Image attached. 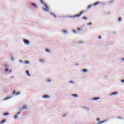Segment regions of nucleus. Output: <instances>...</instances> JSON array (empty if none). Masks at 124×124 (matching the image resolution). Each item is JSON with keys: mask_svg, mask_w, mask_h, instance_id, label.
<instances>
[{"mask_svg": "<svg viewBox=\"0 0 124 124\" xmlns=\"http://www.w3.org/2000/svg\"><path fill=\"white\" fill-rule=\"evenodd\" d=\"M40 1L42 3V4H44L46 7V9L45 8H43V10H44V11H46V12H48L49 11V8H48L47 5H46V4H45V2H43V0H40Z\"/></svg>", "mask_w": 124, "mask_h": 124, "instance_id": "f257e3e1", "label": "nucleus"}, {"mask_svg": "<svg viewBox=\"0 0 124 124\" xmlns=\"http://www.w3.org/2000/svg\"><path fill=\"white\" fill-rule=\"evenodd\" d=\"M84 12H85V11L80 12L79 14L77 15H76V16H73V18H76V17H80V16H82V14H83V13H84Z\"/></svg>", "mask_w": 124, "mask_h": 124, "instance_id": "f03ea898", "label": "nucleus"}, {"mask_svg": "<svg viewBox=\"0 0 124 124\" xmlns=\"http://www.w3.org/2000/svg\"><path fill=\"white\" fill-rule=\"evenodd\" d=\"M23 42L24 43V44H27L29 45L30 44V41H29L27 39H23Z\"/></svg>", "mask_w": 124, "mask_h": 124, "instance_id": "7ed1b4c3", "label": "nucleus"}, {"mask_svg": "<svg viewBox=\"0 0 124 124\" xmlns=\"http://www.w3.org/2000/svg\"><path fill=\"white\" fill-rule=\"evenodd\" d=\"M50 98V96L48 95H43V98Z\"/></svg>", "mask_w": 124, "mask_h": 124, "instance_id": "20e7f679", "label": "nucleus"}, {"mask_svg": "<svg viewBox=\"0 0 124 124\" xmlns=\"http://www.w3.org/2000/svg\"><path fill=\"white\" fill-rule=\"evenodd\" d=\"M99 3H100V2H96L94 3H93V5L95 6L96 5H97V4H99Z\"/></svg>", "mask_w": 124, "mask_h": 124, "instance_id": "39448f33", "label": "nucleus"}, {"mask_svg": "<svg viewBox=\"0 0 124 124\" xmlns=\"http://www.w3.org/2000/svg\"><path fill=\"white\" fill-rule=\"evenodd\" d=\"M118 94V92H114L111 94H110V95H115V94Z\"/></svg>", "mask_w": 124, "mask_h": 124, "instance_id": "423d86ee", "label": "nucleus"}, {"mask_svg": "<svg viewBox=\"0 0 124 124\" xmlns=\"http://www.w3.org/2000/svg\"><path fill=\"white\" fill-rule=\"evenodd\" d=\"M99 97H95L93 99V100H98L99 99Z\"/></svg>", "mask_w": 124, "mask_h": 124, "instance_id": "0eeeda50", "label": "nucleus"}, {"mask_svg": "<svg viewBox=\"0 0 124 124\" xmlns=\"http://www.w3.org/2000/svg\"><path fill=\"white\" fill-rule=\"evenodd\" d=\"M31 4L33 6H34V7H35V8H37V7L36 6V5H35V4H34L33 3H31Z\"/></svg>", "mask_w": 124, "mask_h": 124, "instance_id": "6e6552de", "label": "nucleus"}, {"mask_svg": "<svg viewBox=\"0 0 124 124\" xmlns=\"http://www.w3.org/2000/svg\"><path fill=\"white\" fill-rule=\"evenodd\" d=\"M26 73L27 74V75L28 76H31V74H30V73H29V71H26Z\"/></svg>", "mask_w": 124, "mask_h": 124, "instance_id": "1a4fd4ad", "label": "nucleus"}, {"mask_svg": "<svg viewBox=\"0 0 124 124\" xmlns=\"http://www.w3.org/2000/svg\"><path fill=\"white\" fill-rule=\"evenodd\" d=\"M72 96H74V97H78L77 94H72Z\"/></svg>", "mask_w": 124, "mask_h": 124, "instance_id": "9d476101", "label": "nucleus"}, {"mask_svg": "<svg viewBox=\"0 0 124 124\" xmlns=\"http://www.w3.org/2000/svg\"><path fill=\"white\" fill-rule=\"evenodd\" d=\"M82 72H84V73L88 72V70H87V69H84L82 70Z\"/></svg>", "mask_w": 124, "mask_h": 124, "instance_id": "9b49d317", "label": "nucleus"}, {"mask_svg": "<svg viewBox=\"0 0 124 124\" xmlns=\"http://www.w3.org/2000/svg\"><path fill=\"white\" fill-rule=\"evenodd\" d=\"M10 98H11V97H7L4 99V100H8V99H10Z\"/></svg>", "mask_w": 124, "mask_h": 124, "instance_id": "f8f14e48", "label": "nucleus"}, {"mask_svg": "<svg viewBox=\"0 0 124 124\" xmlns=\"http://www.w3.org/2000/svg\"><path fill=\"white\" fill-rule=\"evenodd\" d=\"M46 51L47 52V53H51V50H49L48 49H46Z\"/></svg>", "mask_w": 124, "mask_h": 124, "instance_id": "ddd939ff", "label": "nucleus"}, {"mask_svg": "<svg viewBox=\"0 0 124 124\" xmlns=\"http://www.w3.org/2000/svg\"><path fill=\"white\" fill-rule=\"evenodd\" d=\"M28 108H27V106H24L23 107H22V109H27Z\"/></svg>", "mask_w": 124, "mask_h": 124, "instance_id": "4468645a", "label": "nucleus"}, {"mask_svg": "<svg viewBox=\"0 0 124 124\" xmlns=\"http://www.w3.org/2000/svg\"><path fill=\"white\" fill-rule=\"evenodd\" d=\"M5 122V120H3L2 121H1L0 124H4Z\"/></svg>", "mask_w": 124, "mask_h": 124, "instance_id": "2eb2a0df", "label": "nucleus"}, {"mask_svg": "<svg viewBox=\"0 0 124 124\" xmlns=\"http://www.w3.org/2000/svg\"><path fill=\"white\" fill-rule=\"evenodd\" d=\"M83 43H85L83 42H82V41H80V42H78V44H83Z\"/></svg>", "mask_w": 124, "mask_h": 124, "instance_id": "dca6fc26", "label": "nucleus"}, {"mask_svg": "<svg viewBox=\"0 0 124 124\" xmlns=\"http://www.w3.org/2000/svg\"><path fill=\"white\" fill-rule=\"evenodd\" d=\"M9 115V113H5L3 114V116H8Z\"/></svg>", "mask_w": 124, "mask_h": 124, "instance_id": "f3484780", "label": "nucleus"}, {"mask_svg": "<svg viewBox=\"0 0 124 124\" xmlns=\"http://www.w3.org/2000/svg\"><path fill=\"white\" fill-rule=\"evenodd\" d=\"M62 32H63V33H68V32H67V31H66V30H64V31H62Z\"/></svg>", "mask_w": 124, "mask_h": 124, "instance_id": "a211bd4d", "label": "nucleus"}, {"mask_svg": "<svg viewBox=\"0 0 124 124\" xmlns=\"http://www.w3.org/2000/svg\"><path fill=\"white\" fill-rule=\"evenodd\" d=\"M51 14L52 15V16H54V17H55V18H57V16H56V15H55L53 13H51Z\"/></svg>", "mask_w": 124, "mask_h": 124, "instance_id": "6ab92c4d", "label": "nucleus"}, {"mask_svg": "<svg viewBox=\"0 0 124 124\" xmlns=\"http://www.w3.org/2000/svg\"><path fill=\"white\" fill-rule=\"evenodd\" d=\"M9 71V69L7 68L5 69V72H8Z\"/></svg>", "mask_w": 124, "mask_h": 124, "instance_id": "aec40b11", "label": "nucleus"}, {"mask_svg": "<svg viewBox=\"0 0 124 124\" xmlns=\"http://www.w3.org/2000/svg\"><path fill=\"white\" fill-rule=\"evenodd\" d=\"M18 118V117L17 116V115H15L14 116V119H15L16 120L17 119V118Z\"/></svg>", "mask_w": 124, "mask_h": 124, "instance_id": "412c9836", "label": "nucleus"}, {"mask_svg": "<svg viewBox=\"0 0 124 124\" xmlns=\"http://www.w3.org/2000/svg\"><path fill=\"white\" fill-rule=\"evenodd\" d=\"M82 19H83V20H87V17H86L85 16H83Z\"/></svg>", "mask_w": 124, "mask_h": 124, "instance_id": "4be33fe9", "label": "nucleus"}, {"mask_svg": "<svg viewBox=\"0 0 124 124\" xmlns=\"http://www.w3.org/2000/svg\"><path fill=\"white\" fill-rule=\"evenodd\" d=\"M118 21H119V22H121V21H122V18L119 17V18H118Z\"/></svg>", "mask_w": 124, "mask_h": 124, "instance_id": "5701e85b", "label": "nucleus"}, {"mask_svg": "<svg viewBox=\"0 0 124 124\" xmlns=\"http://www.w3.org/2000/svg\"><path fill=\"white\" fill-rule=\"evenodd\" d=\"M20 94V92H17L16 93V95H19Z\"/></svg>", "mask_w": 124, "mask_h": 124, "instance_id": "b1692460", "label": "nucleus"}, {"mask_svg": "<svg viewBox=\"0 0 124 124\" xmlns=\"http://www.w3.org/2000/svg\"><path fill=\"white\" fill-rule=\"evenodd\" d=\"M40 62H44V61L43 60H42V59H41V60H40Z\"/></svg>", "mask_w": 124, "mask_h": 124, "instance_id": "393cba45", "label": "nucleus"}, {"mask_svg": "<svg viewBox=\"0 0 124 124\" xmlns=\"http://www.w3.org/2000/svg\"><path fill=\"white\" fill-rule=\"evenodd\" d=\"M92 24V22H90L88 23V26H91V25Z\"/></svg>", "mask_w": 124, "mask_h": 124, "instance_id": "a878e982", "label": "nucleus"}, {"mask_svg": "<svg viewBox=\"0 0 124 124\" xmlns=\"http://www.w3.org/2000/svg\"><path fill=\"white\" fill-rule=\"evenodd\" d=\"M121 83H123V84H124V79H122L121 80Z\"/></svg>", "mask_w": 124, "mask_h": 124, "instance_id": "bb28decb", "label": "nucleus"}, {"mask_svg": "<svg viewBox=\"0 0 124 124\" xmlns=\"http://www.w3.org/2000/svg\"><path fill=\"white\" fill-rule=\"evenodd\" d=\"M15 93H16V91H14L13 94H15Z\"/></svg>", "mask_w": 124, "mask_h": 124, "instance_id": "cd10ccee", "label": "nucleus"}, {"mask_svg": "<svg viewBox=\"0 0 124 124\" xmlns=\"http://www.w3.org/2000/svg\"><path fill=\"white\" fill-rule=\"evenodd\" d=\"M92 6H93V5H89V6H88V8H91Z\"/></svg>", "mask_w": 124, "mask_h": 124, "instance_id": "c85d7f7f", "label": "nucleus"}, {"mask_svg": "<svg viewBox=\"0 0 124 124\" xmlns=\"http://www.w3.org/2000/svg\"><path fill=\"white\" fill-rule=\"evenodd\" d=\"M73 32H74V33H76V31L73 30Z\"/></svg>", "mask_w": 124, "mask_h": 124, "instance_id": "c756f323", "label": "nucleus"}, {"mask_svg": "<svg viewBox=\"0 0 124 124\" xmlns=\"http://www.w3.org/2000/svg\"><path fill=\"white\" fill-rule=\"evenodd\" d=\"M21 114V112H18L17 113L16 115H20Z\"/></svg>", "mask_w": 124, "mask_h": 124, "instance_id": "7c9ffc66", "label": "nucleus"}, {"mask_svg": "<svg viewBox=\"0 0 124 124\" xmlns=\"http://www.w3.org/2000/svg\"><path fill=\"white\" fill-rule=\"evenodd\" d=\"M19 62H21V63H23V61H22L21 60H19Z\"/></svg>", "mask_w": 124, "mask_h": 124, "instance_id": "2f4dec72", "label": "nucleus"}, {"mask_svg": "<svg viewBox=\"0 0 124 124\" xmlns=\"http://www.w3.org/2000/svg\"><path fill=\"white\" fill-rule=\"evenodd\" d=\"M24 63H27L29 64V62L28 61H26Z\"/></svg>", "mask_w": 124, "mask_h": 124, "instance_id": "473e14b6", "label": "nucleus"}, {"mask_svg": "<svg viewBox=\"0 0 124 124\" xmlns=\"http://www.w3.org/2000/svg\"><path fill=\"white\" fill-rule=\"evenodd\" d=\"M98 39H101V36H99Z\"/></svg>", "mask_w": 124, "mask_h": 124, "instance_id": "72a5a7b5", "label": "nucleus"}, {"mask_svg": "<svg viewBox=\"0 0 124 124\" xmlns=\"http://www.w3.org/2000/svg\"><path fill=\"white\" fill-rule=\"evenodd\" d=\"M77 31H80V28H79V27L78 28H77Z\"/></svg>", "mask_w": 124, "mask_h": 124, "instance_id": "f704fd0d", "label": "nucleus"}, {"mask_svg": "<svg viewBox=\"0 0 124 124\" xmlns=\"http://www.w3.org/2000/svg\"><path fill=\"white\" fill-rule=\"evenodd\" d=\"M66 117V115H64L63 116V118H64V117Z\"/></svg>", "mask_w": 124, "mask_h": 124, "instance_id": "c9c22d12", "label": "nucleus"}, {"mask_svg": "<svg viewBox=\"0 0 124 124\" xmlns=\"http://www.w3.org/2000/svg\"><path fill=\"white\" fill-rule=\"evenodd\" d=\"M69 82H70V83H72V84H73V81H70Z\"/></svg>", "mask_w": 124, "mask_h": 124, "instance_id": "e433bc0d", "label": "nucleus"}, {"mask_svg": "<svg viewBox=\"0 0 124 124\" xmlns=\"http://www.w3.org/2000/svg\"><path fill=\"white\" fill-rule=\"evenodd\" d=\"M97 121L98 122L99 121V118H97Z\"/></svg>", "mask_w": 124, "mask_h": 124, "instance_id": "4c0bfd02", "label": "nucleus"}, {"mask_svg": "<svg viewBox=\"0 0 124 124\" xmlns=\"http://www.w3.org/2000/svg\"><path fill=\"white\" fill-rule=\"evenodd\" d=\"M105 121H101V123H102V124H103V123H105Z\"/></svg>", "mask_w": 124, "mask_h": 124, "instance_id": "58836bf2", "label": "nucleus"}, {"mask_svg": "<svg viewBox=\"0 0 124 124\" xmlns=\"http://www.w3.org/2000/svg\"><path fill=\"white\" fill-rule=\"evenodd\" d=\"M11 72H12V70H10V71H9V73H11Z\"/></svg>", "mask_w": 124, "mask_h": 124, "instance_id": "ea45409f", "label": "nucleus"}, {"mask_svg": "<svg viewBox=\"0 0 124 124\" xmlns=\"http://www.w3.org/2000/svg\"><path fill=\"white\" fill-rule=\"evenodd\" d=\"M102 124V123H101V122H100L99 123H98V124Z\"/></svg>", "mask_w": 124, "mask_h": 124, "instance_id": "a19ab883", "label": "nucleus"}, {"mask_svg": "<svg viewBox=\"0 0 124 124\" xmlns=\"http://www.w3.org/2000/svg\"><path fill=\"white\" fill-rule=\"evenodd\" d=\"M47 82H51V80H47Z\"/></svg>", "mask_w": 124, "mask_h": 124, "instance_id": "79ce46f5", "label": "nucleus"}, {"mask_svg": "<svg viewBox=\"0 0 124 124\" xmlns=\"http://www.w3.org/2000/svg\"><path fill=\"white\" fill-rule=\"evenodd\" d=\"M121 61H124V59H121Z\"/></svg>", "mask_w": 124, "mask_h": 124, "instance_id": "37998d69", "label": "nucleus"}, {"mask_svg": "<svg viewBox=\"0 0 124 124\" xmlns=\"http://www.w3.org/2000/svg\"><path fill=\"white\" fill-rule=\"evenodd\" d=\"M76 65H78V63H77V64H76Z\"/></svg>", "mask_w": 124, "mask_h": 124, "instance_id": "c03bdc74", "label": "nucleus"}]
</instances>
